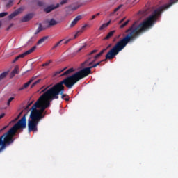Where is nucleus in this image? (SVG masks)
<instances>
[{
  "instance_id": "nucleus-49",
  "label": "nucleus",
  "mask_w": 178,
  "mask_h": 178,
  "mask_svg": "<svg viewBox=\"0 0 178 178\" xmlns=\"http://www.w3.org/2000/svg\"><path fill=\"white\" fill-rule=\"evenodd\" d=\"M120 38V35H119L117 37V38Z\"/></svg>"
},
{
  "instance_id": "nucleus-31",
  "label": "nucleus",
  "mask_w": 178,
  "mask_h": 178,
  "mask_svg": "<svg viewBox=\"0 0 178 178\" xmlns=\"http://www.w3.org/2000/svg\"><path fill=\"white\" fill-rule=\"evenodd\" d=\"M124 20H126V17H124L122 19H121V20L118 22V24H122V23H123V22H124Z\"/></svg>"
},
{
  "instance_id": "nucleus-26",
  "label": "nucleus",
  "mask_w": 178,
  "mask_h": 178,
  "mask_svg": "<svg viewBox=\"0 0 178 178\" xmlns=\"http://www.w3.org/2000/svg\"><path fill=\"white\" fill-rule=\"evenodd\" d=\"M51 62H52V60H49V61L46 62L45 63L42 64V66L43 67L49 66V63H51Z\"/></svg>"
},
{
  "instance_id": "nucleus-46",
  "label": "nucleus",
  "mask_w": 178,
  "mask_h": 178,
  "mask_svg": "<svg viewBox=\"0 0 178 178\" xmlns=\"http://www.w3.org/2000/svg\"><path fill=\"white\" fill-rule=\"evenodd\" d=\"M96 16H99V13L96 14Z\"/></svg>"
},
{
  "instance_id": "nucleus-17",
  "label": "nucleus",
  "mask_w": 178,
  "mask_h": 178,
  "mask_svg": "<svg viewBox=\"0 0 178 178\" xmlns=\"http://www.w3.org/2000/svg\"><path fill=\"white\" fill-rule=\"evenodd\" d=\"M74 72V68H70L65 71L61 76H67L68 74H70V73H73Z\"/></svg>"
},
{
  "instance_id": "nucleus-14",
  "label": "nucleus",
  "mask_w": 178,
  "mask_h": 178,
  "mask_svg": "<svg viewBox=\"0 0 178 178\" xmlns=\"http://www.w3.org/2000/svg\"><path fill=\"white\" fill-rule=\"evenodd\" d=\"M47 23L49 26H56V24H58V22L54 19L48 20Z\"/></svg>"
},
{
  "instance_id": "nucleus-25",
  "label": "nucleus",
  "mask_w": 178,
  "mask_h": 178,
  "mask_svg": "<svg viewBox=\"0 0 178 178\" xmlns=\"http://www.w3.org/2000/svg\"><path fill=\"white\" fill-rule=\"evenodd\" d=\"M8 12H3L0 13V18L1 17H5V16H8Z\"/></svg>"
},
{
  "instance_id": "nucleus-48",
  "label": "nucleus",
  "mask_w": 178,
  "mask_h": 178,
  "mask_svg": "<svg viewBox=\"0 0 178 178\" xmlns=\"http://www.w3.org/2000/svg\"><path fill=\"white\" fill-rule=\"evenodd\" d=\"M65 99V101H69V99H67V98H66V99Z\"/></svg>"
},
{
  "instance_id": "nucleus-40",
  "label": "nucleus",
  "mask_w": 178,
  "mask_h": 178,
  "mask_svg": "<svg viewBox=\"0 0 178 178\" xmlns=\"http://www.w3.org/2000/svg\"><path fill=\"white\" fill-rule=\"evenodd\" d=\"M13 26V24H11L9 27L7 29V30H9V29H10V27H12Z\"/></svg>"
},
{
  "instance_id": "nucleus-8",
  "label": "nucleus",
  "mask_w": 178,
  "mask_h": 178,
  "mask_svg": "<svg viewBox=\"0 0 178 178\" xmlns=\"http://www.w3.org/2000/svg\"><path fill=\"white\" fill-rule=\"evenodd\" d=\"M81 20V15H78L76 16L74 20L71 22L70 27L72 29L74 27L76 24H77V22H80Z\"/></svg>"
},
{
  "instance_id": "nucleus-7",
  "label": "nucleus",
  "mask_w": 178,
  "mask_h": 178,
  "mask_svg": "<svg viewBox=\"0 0 178 178\" xmlns=\"http://www.w3.org/2000/svg\"><path fill=\"white\" fill-rule=\"evenodd\" d=\"M60 6V4L57 3L56 6L51 5L49 6L46 8L44 9V11L46 13H49L50 12H52V10H54V9H58Z\"/></svg>"
},
{
  "instance_id": "nucleus-10",
  "label": "nucleus",
  "mask_w": 178,
  "mask_h": 178,
  "mask_svg": "<svg viewBox=\"0 0 178 178\" xmlns=\"http://www.w3.org/2000/svg\"><path fill=\"white\" fill-rule=\"evenodd\" d=\"M31 19H33V15L28 14L24 17H23V18L22 19V22H29V20H31Z\"/></svg>"
},
{
  "instance_id": "nucleus-1",
  "label": "nucleus",
  "mask_w": 178,
  "mask_h": 178,
  "mask_svg": "<svg viewBox=\"0 0 178 178\" xmlns=\"http://www.w3.org/2000/svg\"><path fill=\"white\" fill-rule=\"evenodd\" d=\"M77 81H80L74 74L67 77L61 82L54 85L53 87L47 86L44 88L42 92H44L40 98L38 99L39 102L43 106V109H47L49 105H51V101L54 99H58L59 98V94H60L61 98L63 99L66 95L65 92V86L67 88H72Z\"/></svg>"
},
{
  "instance_id": "nucleus-22",
  "label": "nucleus",
  "mask_w": 178,
  "mask_h": 178,
  "mask_svg": "<svg viewBox=\"0 0 178 178\" xmlns=\"http://www.w3.org/2000/svg\"><path fill=\"white\" fill-rule=\"evenodd\" d=\"M41 82V79H38V81H35L32 85H31V88H33V87L37 86V84L40 83Z\"/></svg>"
},
{
  "instance_id": "nucleus-28",
  "label": "nucleus",
  "mask_w": 178,
  "mask_h": 178,
  "mask_svg": "<svg viewBox=\"0 0 178 178\" xmlns=\"http://www.w3.org/2000/svg\"><path fill=\"white\" fill-rule=\"evenodd\" d=\"M83 33V31H79L76 32V33L74 35V38H76L79 36V34H81Z\"/></svg>"
},
{
  "instance_id": "nucleus-2",
  "label": "nucleus",
  "mask_w": 178,
  "mask_h": 178,
  "mask_svg": "<svg viewBox=\"0 0 178 178\" xmlns=\"http://www.w3.org/2000/svg\"><path fill=\"white\" fill-rule=\"evenodd\" d=\"M31 112L30 114V120L28 121V130L30 132L31 131H37V126H38V122L44 115L42 113L45 108H44V106L38 100L32 106Z\"/></svg>"
},
{
  "instance_id": "nucleus-16",
  "label": "nucleus",
  "mask_w": 178,
  "mask_h": 178,
  "mask_svg": "<svg viewBox=\"0 0 178 178\" xmlns=\"http://www.w3.org/2000/svg\"><path fill=\"white\" fill-rule=\"evenodd\" d=\"M109 24H111V20L107 22V23H105V24H103L99 29V30H100L101 31L102 30H104V29H106V27H108L109 26Z\"/></svg>"
},
{
  "instance_id": "nucleus-9",
  "label": "nucleus",
  "mask_w": 178,
  "mask_h": 178,
  "mask_svg": "<svg viewBox=\"0 0 178 178\" xmlns=\"http://www.w3.org/2000/svg\"><path fill=\"white\" fill-rule=\"evenodd\" d=\"M105 51H106V49H104L100 53H99L96 56H95V57H94L95 60L92 62H90L89 64H88L87 66H91V64L94 63V62H95V60H97V59H98V58H99V56H101V55H102V54H104V52H105Z\"/></svg>"
},
{
  "instance_id": "nucleus-15",
  "label": "nucleus",
  "mask_w": 178,
  "mask_h": 178,
  "mask_svg": "<svg viewBox=\"0 0 178 178\" xmlns=\"http://www.w3.org/2000/svg\"><path fill=\"white\" fill-rule=\"evenodd\" d=\"M19 73V67L16 66L15 69L13 70V72L10 74V77H14L15 74H17Z\"/></svg>"
},
{
  "instance_id": "nucleus-23",
  "label": "nucleus",
  "mask_w": 178,
  "mask_h": 178,
  "mask_svg": "<svg viewBox=\"0 0 178 178\" xmlns=\"http://www.w3.org/2000/svg\"><path fill=\"white\" fill-rule=\"evenodd\" d=\"M42 31V26H41V24H40L39 27L36 30V33H35V34H38V33H40Z\"/></svg>"
},
{
  "instance_id": "nucleus-33",
  "label": "nucleus",
  "mask_w": 178,
  "mask_h": 178,
  "mask_svg": "<svg viewBox=\"0 0 178 178\" xmlns=\"http://www.w3.org/2000/svg\"><path fill=\"white\" fill-rule=\"evenodd\" d=\"M5 116V113H3L0 115V120Z\"/></svg>"
},
{
  "instance_id": "nucleus-45",
  "label": "nucleus",
  "mask_w": 178,
  "mask_h": 178,
  "mask_svg": "<svg viewBox=\"0 0 178 178\" xmlns=\"http://www.w3.org/2000/svg\"><path fill=\"white\" fill-rule=\"evenodd\" d=\"M40 6H42V3H39Z\"/></svg>"
},
{
  "instance_id": "nucleus-21",
  "label": "nucleus",
  "mask_w": 178,
  "mask_h": 178,
  "mask_svg": "<svg viewBox=\"0 0 178 178\" xmlns=\"http://www.w3.org/2000/svg\"><path fill=\"white\" fill-rule=\"evenodd\" d=\"M130 22L129 19H128L127 22H125L124 24H122V25H120V29H123V27H126V26H127V24H129V22Z\"/></svg>"
},
{
  "instance_id": "nucleus-12",
  "label": "nucleus",
  "mask_w": 178,
  "mask_h": 178,
  "mask_svg": "<svg viewBox=\"0 0 178 178\" xmlns=\"http://www.w3.org/2000/svg\"><path fill=\"white\" fill-rule=\"evenodd\" d=\"M37 79L36 76H33L27 83H26L25 84H24V88H27V87H29V86H30L31 84V83H33V81Z\"/></svg>"
},
{
  "instance_id": "nucleus-37",
  "label": "nucleus",
  "mask_w": 178,
  "mask_h": 178,
  "mask_svg": "<svg viewBox=\"0 0 178 178\" xmlns=\"http://www.w3.org/2000/svg\"><path fill=\"white\" fill-rule=\"evenodd\" d=\"M77 9H79V6L78 7H74L72 8V10H77Z\"/></svg>"
},
{
  "instance_id": "nucleus-29",
  "label": "nucleus",
  "mask_w": 178,
  "mask_h": 178,
  "mask_svg": "<svg viewBox=\"0 0 178 178\" xmlns=\"http://www.w3.org/2000/svg\"><path fill=\"white\" fill-rule=\"evenodd\" d=\"M98 52L97 49L92 50L90 53L88 54V55H92V54H97Z\"/></svg>"
},
{
  "instance_id": "nucleus-24",
  "label": "nucleus",
  "mask_w": 178,
  "mask_h": 178,
  "mask_svg": "<svg viewBox=\"0 0 178 178\" xmlns=\"http://www.w3.org/2000/svg\"><path fill=\"white\" fill-rule=\"evenodd\" d=\"M69 2V0H62L60 3H58L60 6L66 5Z\"/></svg>"
},
{
  "instance_id": "nucleus-18",
  "label": "nucleus",
  "mask_w": 178,
  "mask_h": 178,
  "mask_svg": "<svg viewBox=\"0 0 178 178\" xmlns=\"http://www.w3.org/2000/svg\"><path fill=\"white\" fill-rule=\"evenodd\" d=\"M115 34V31H112L108 33V35L104 38V40H109Z\"/></svg>"
},
{
  "instance_id": "nucleus-6",
  "label": "nucleus",
  "mask_w": 178,
  "mask_h": 178,
  "mask_svg": "<svg viewBox=\"0 0 178 178\" xmlns=\"http://www.w3.org/2000/svg\"><path fill=\"white\" fill-rule=\"evenodd\" d=\"M23 10H24V7H21L18 9H17L15 11H14L13 13H12L9 16H8V19L10 20H12V19H13L14 17H16V16L20 15V13H22V12H23Z\"/></svg>"
},
{
  "instance_id": "nucleus-47",
  "label": "nucleus",
  "mask_w": 178,
  "mask_h": 178,
  "mask_svg": "<svg viewBox=\"0 0 178 178\" xmlns=\"http://www.w3.org/2000/svg\"><path fill=\"white\" fill-rule=\"evenodd\" d=\"M1 26H2V22H0V27H1Z\"/></svg>"
},
{
  "instance_id": "nucleus-43",
  "label": "nucleus",
  "mask_w": 178,
  "mask_h": 178,
  "mask_svg": "<svg viewBox=\"0 0 178 178\" xmlns=\"http://www.w3.org/2000/svg\"><path fill=\"white\" fill-rule=\"evenodd\" d=\"M8 127V126L4 127L1 130H5V129H6Z\"/></svg>"
},
{
  "instance_id": "nucleus-36",
  "label": "nucleus",
  "mask_w": 178,
  "mask_h": 178,
  "mask_svg": "<svg viewBox=\"0 0 178 178\" xmlns=\"http://www.w3.org/2000/svg\"><path fill=\"white\" fill-rule=\"evenodd\" d=\"M33 104V102H31V103H29L28 104V106H26V109H29V106H31V104Z\"/></svg>"
},
{
  "instance_id": "nucleus-3",
  "label": "nucleus",
  "mask_w": 178,
  "mask_h": 178,
  "mask_svg": "<svg viewBox=\"0 0 178 178\" xmlns=\"http://www.w3.org/2000/svg\"><path fill=\"white\" fill-rule=\"evenodd\" d=\"M25 129V115L20 119L7 133L0 137V152H2L8 145L13 143V136L17 130Z\"/></svg>"
},
{
  "instance_id": "nucleus-38",
  "label": "nucleus",
  "mask_w": 178,
  "mask_h": 178,
  "mask_svg": "<svg viewBox=\"0 0 178 178\" xmlns=\"http://www.w3.org/2000/svg\"><path fill=\"white\" fill-rule=\"evenodd\" d=\"M70 41V39H69V40H67L65 42H64V44H68V42Z\"/></svg>"
},
{
  "instance_id": "nucleus-4",
  "label": "nucleus",
  "mask_w": 178,
  "mask_h": 178,
  "mask_svg": "<svg viewBox=\"0 0 178 178\" xmlns=\"http://www.w3.org/2000/svg\"><path fill=\"white\" fill-rule=\"evenodd\" d=\"M100 63L101 62H99L91 67L83 68L80 71L74 74V75L80 81L81 80V79H84V77H87V76L89 75L90 73H91V70L92 69V67H97V66H99Z\"/></svg>"
},
{
  "instance_id": "nucleus-5",
  "label": "nucleus",
  "mask_w": 178,
  "mask_h": 178,
  "mask_svg": "<svg viewBox=\"0 0 178 178\" xmlns=\"http://www.w3.org/2000/svg\"><path fill=\"white\" fill-rule=\"evenodd\" d=\"M37 49V46L33 47L29 50L25 51L24 53L19 54L13 60V63H15V62H17L19 59H22V58H24V56H27V55H30V54H32V52H34Z\"/></svg>"
},
{
  "instance_id": "nucleus-27",
  "label": "nucleus",
  "mask_w": 178,
  "mask_h": 178,
  "mask_svg": "<svg viewBox=\"0 0 178 178\" xmlns=\"http://www.w3.org/2000/svg\"><path fill=\"white\" fill-rule=\"evenodd\" d=\"M122 5H120L118 7H117L115 10H114V12L113 13H113H116V12H118V10H119V9H120V8H122Z\"/></svg>"
},
{
  "instance_id": "nucleus-19",
  "label": "nucleus",
  "mask_w": 178,
  "mask_h": 178,
  "mask_svg": "<svg viewBox=\"0 0 178 178\" xmlns=\"http://www.w3.org/2000/svg\"><path fill=\"white\" fill-rule=\"evenodd\" d=\"M63 40H60L58 42H57L52 48V49H55V48H58L62 44Z\"/></svg>"
},
{
  "instance_id": "nucleus-42",
  "label": "nucleus",
  "mask_w": 178,
  "mask_h": 178,
  "mask_svg": "<svg viewBox=\"0 0 178 178\" xmlns=\"http://www.w3.org/2000/svg\"><path fill=\"white\" fill-rule=\"evenodd\" d=\"M66 69H67V67H65V68H63V69L61 70H63V72H65V70H66Z\"/></svg>"
},
{
  "instance_id": "nucleus-41",
  "label": "nucleus",
  "mask_w": 178,
  "mask_h": 178,
  "mask_svg": "<svg viewBox=\"0 0 178 178\" xmlns=\"http://www.w3.org/2000/svg\"><path fill=\"white\" fill-rule=\"evenodd\" d=\"M94 19H95V15L92 16L91 20H94Z\"/></svg>"
},
{
  "instance_id": "nucleus-39",
  "label": "nucleus",
  "mask_w": 178,
  "mask_h": 178,
  "mask_svg": "<svg viewBox=\"0 0 178 178\" xmlns=\"http://www.w3.org/2000/svg\"><path fill=\"white\" fill-rule=\"evenodd\" d=\"M24 86H22V88H20L19 89V91H22V90H24Z\"/></svg>"
},
{
  "instance_id": "nucleus-35",
  "label": "nucleus",
  "mask_w": 178,
  "mask_h": 178,
  "mask_svg": "<svg viewBox=\"0 0 178 178\" xmlns=\"http://www.w3.org/2000/svg\"><path fill=\"white\" fill-rule=\"evenodd\" d=\"M83 48H86V45L82 46L79 49V51H81Z\"/></svg>"
},
{
  "instance_id": "nucleus-13",
  "label": "nucleus",
  "mask_w": 178,
  "mask_h": 178,
  "mask_svg": "<svg viewBox=\"0 0 178 178\" xmlns=\"http://www.w3.org/2000/svg\"><path fill=\"white\" fill-rule=\"evenodd\" d=\"M47 40H48V37L47 36H44L42 38H41L40 40H38L37 44L38 45H41L42 44H44L45 42V41H47Z\"/></svg>"
},
{
  "instance_id": "nucleus-34",
  "label": "nucleus",
  "mask_w": 178,
  "mask_h": 178,
  "mask_svg": "<svg viewBox=\"0 0 178 178\" xmlns=\"http://www.w3.org/2000/svg\"><path fill=\"white\" fill-rule=\"evenodd\" d=\"M62 72H63V70H60L58 71V72H56V74H60V73H62Z\"/></svg>"
},
{
  "instance_id": "nucleus-32",
  "label": "nucleus",
  "mask_w": 178,
  "mask_h": 178,
  "mask_svg": "<svg viewBox=\"0 0 178 178\" xmlns=\"http://www.w3.org/2000/svg\"><path fill=\"white\" fill-rule=\"evenodd\" d=\"M86 27H90V25L88 24H85L83 26H82V30H84Z\"/></svg>"
},
{
  "instance_id": "nucleus-30",
  "label": "nucleus",
  "mask_w": 178,
  "mask_h": 178,
  "mask_svg": "<svg viewBox=\"0 0 178 178\" xmlns=\"http://www.w3.org/2000/svg\"><path fill=\"white\" fill-rule=\"evenodd\" d=\"M14 98L13 97H10L8 102H7V105H10V102H12V101H13Z\"/></svg>"
},
{
  "instance_id": "nucleus-11",
  "label": "nucleus",
  "mask_w": 178,
  "mask_h": 178,
  "mask_svg": "<svg viewBox=\"0 0 178 178\" xmlns=\"http://www.w3.org/2000/svg\"><path fill=\"white\" fill-rule=\"evenodd\" d=\"M6 1L8 0H2L3 2H6ZM13 2H15V0H9L8 2L6 3V8L9 9V8L13 6Z\"/></svg>"
},
{
  "instance_id": "nucleus-20",
  "label": "nucleus",
  "mask_w": 178,
  "mask_h": 178,
  "mask_svg": "<svg viewBox=\"0 0 178 178\" xmlns=\"http://www.w3.org/2000/svg\"><path fill=\"white\" fill-rule=\"evenodd\" d=\"M6 76H8V72H3L1 75H0V81L3 80V79H5Z\"/></svg>"
},
{
  "instance_id": "nucleus-44",
  "label": "nucleus",
  "mask_w": 178,
  "mask_h": 178,
  "mask_svg": "<svg viewBox=\"0 0 178 178\" xmlns=\"http://www.w3.org/2000/svg\"><path fill=\"white\" fill-rule=\"evenodd\" d=\"M111 45V44H109V45L107 47V48H106V49H108V48H110Z\"/></svg>"
}]
</instances>
